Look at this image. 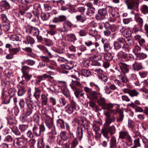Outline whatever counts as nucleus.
<instances>
[{
    "label": "nucleus",
    "mask_w": 148,
    "mask_h": 148,
    "mask_svg": "<svg viewBox=\"0 0 148 148\" xmlns=\"http://www.w3.org/2000/svg\"><path fill=\"white\" fill-rule=\"evenodd\" d=\"M126 5L127 8L129 10H138L140 0H124V1Z\"/></svg>",
    "instance_id": "1"
},
{
    "label": "nucleus",
    "mask_w": 148,
    "mask_h": 148,
    "mask_svg": "<svg viewBox=\"0 0 148 148\" xmlns=\"http://www.w3.org/2000/svg\"><path fill=\"white\" fill-rule=\"evenodd\" d=\"M84 90L86 93L87 97L91 100H93V99L96 98L97 96L100 94V92L92 90L91 88L87 86L84 87Z\"/></svg>",
    "instance_id": "2"
},
{
    "label": "nucleus",
    "mask_w": 148,
    "mask_h": 148,
    "mask_svg": "<svg viewBox=\"0 0 148 148\" xmlns=\"http://www.w3.org/2000/svg\"><path fill=\"white\" fill-rule=\"evenodd\" d=\"M45 123L47 127L49 129L51 130L52 133L54 135H56L57 132L56 128L54 125L53 120L49 116L45 115Z\"/></svg>",
    "instance_id": "3"
},
{
    "label": "nucleus",
    "mask_w": 148,
    "mask_h": 148,
    "mask_svg": "<svg viewBox=\"0 0 148 148\" xmlns=\"http://www.w3.org/2000/svg\"><path fill=\"white\" fill-rule=\"evenodd\" d=\"M104 114L106 116L105 120V123L104 125L108 126L112 123L114 122L115 121L116 117L114 115H112L111 113L109 111H106L104 113Z\"/></svg>",
    "instance_id": "4"
},
{
    "label": "nucleus",
    "mask_w": 148,
    "mask_h": 148,
    "mask_svg": "<svg viewBox=\"0 0 148 148\" xmlns=\"http://www.w3.org/2000/svg\"><path fill=\"white\" fill-rule=\"evenodd\" d=\"M117 77L119 78V79H114V83L120 87L124 86L125 85L124 83L128 81L127 78L121 73L118 74Z\"/></svg>",
    "instance_id": "5"
},
{
    "label": "nucleus",
    "mask_w": 148,
    "mask_h": 148,
    "mask_svg": "<svg viewBox=\"0 0 148 148\" xmlns=\"http://www.w3.org/2000/svg\"><path fill=\"white\" fill-rule=\"evenodd\" d=\"M45 127L43 124L39 125L38 124L34 125L32 128L33 134L36 136H39L42 132H43L45 130Z\"/></svg>",
    "instance_id": "6"
},
{
    "label": "nucleus",
    "mask_w": 148,
    "mask_h": 148,
    "mask_svg": "<svg viewBox=\"0 0 148 148\" xmlns=\"http://www.w3.org/2000/svg\"><path fill=\"white\" fill-rule=\"evenodd\" d=\"M119 138L122 139H125L128 143H130L132 145L133 140L128 132L127 131H121L119 132Z\"/></svg>",
    "instance_id": "7"
},
{
    "label": "nucleus",
    "mask_w": 148,
    "mask_h": 148,
    "mask_svg": "<svg viewBox=\"0 0 148 148\" xmlns=\"http://www.w3.org/2000/svg\"><path fill=\"white\" fill-rule=\"evenodd\" d=\"M66 82L62 81H58L57 84H54L53 86L54 92H58L60 90H61L67 88Z\"/></svg>",
    "instance_id": "8"
},
{
    "label": "nucleus",
    "mask_w": 148,
    "mask_h": 148,
    "mask_svg": "<svg viewBox=\"0 0 148 148\" xmlns=\"http://www.w3.org/2000/svg\"><path fill=\"white\" fill-rule=\"evenodd\" d=\"M107 14V11L105 8L101 9L98 10V13L96 15L95 18L98 20H103L106 18Z\"/></svg>",
    "instance_id": "9"
},
{
    "label": "nucleus",
    "mask_w": 148,
    "mask_h": 148,
    "mask_svg": "<svg viewBox=\"0 0 148 148\" xmlns=\"http://www.w3.org/2000/svg\"><path fill=\"white\" fill-rule=\"evenodd\" d=\"M26 32L28 33L35 36L39 34L40 31L39 29L36 27L32 26H29L25 28Z\"/></svg>",
    "instance_id": "10"
},
{
    "label": "nucleus",
    "mask_w": 148,
    "mask_h": 148,
    "mask_svg": "<svg viewBox=\"0 0 148 148\" xmlns=\"http://www.w3.org/2000/svg\"><path fill=\"white\" fill-rule=\"evenodd\" d=\"M26 102L27 106L30 108L36 109L37 103L36 101H33L32 99L29 97H28L27 99H26Z\"/></svg>",
    "instance_id": "11"
},
{
    "label": "nucleus",
    "mask_w": 148,
    "mask_h": 148,
    "mask_svg": "<svg viewBox=\"0 0 148 148\" xmlns=\"http://www.w3.org/2000/svg\"><path fill=\"white\" fill-rule=\"evenodd\" d=\"M48 26L49 29L47 31V35L53 36L57 33L56 25L49 24Z\"/></svg>",
    "instance_id": "12"
},
{
    "label": "nucleus",
    "mask_w": 148,
    "mask_h": 148,
    "mask_svg": "<svg viewBox=\"0 0 148 148\" xmlns=\"http://www.w3.org/2000/svg\"><path fill=\"white\" fill-rule=\"evenodd\" d=\"M107 132L109 133L111 135H112L116 133V129L115 126L114 125H112L111 126L104 125L103 128Z\"/></svg>",
    "instance_id": "13"
},
{
    "label": "nucleus",
    "mask_w": 148,
    "mask_h": 148,
    "mask_svg": "<svg viewBox=\"0 0 148 148\" xmlns=\"http://www.w3.org/2000/svg\"><path fill=\"white\" fill-rule=\"evenodd\" d=\"M135 139L133 140V144L131 148H138L140 147V141L142 140L141 137L136 136H134Z\"/></svg>",
    "instance_id": "14"
},
{
    "label": "nucleus",
    "mask_w": 148,
    "mask_h": 148,
    "mask_svg": "<svg viewBox=\"0 0 148 148\" xmlns=\"http://www.w3.org/2000/svg\"><path fill=\"white\" fill-rule=\"evenodd\" d=\"M66 20V16L61 15L58 17H55L52 20V22L54 23H58L59 22H63Z\"/></svg>",
    "instance_id": "15"
},
{
    "label": "nucleus",
    "mask_w": 148,
    "mask_h": 148,
    "mask_svg": "<svg viewBox=\"0 0 148 148\" xmlns=\"http://www.w3.org/2000/svg\"><path fill=\"white\" fill-rule=\"evenodd\" d=\"M20 84H17V87L18 90L17 94L18 96H21L25 93L26 90L25 86Z\"/></svg>",
    "instance_id": "16"
},
{
    "label": "nucleus",
    "mask_w": 148,
    "mask_h": 148,
    "mask_svg": "<svg viewBox=\"0 0 148 148\" xmlns=\"http://www.w3.org/2000/svg\"><path fill=\"white\" fill-rule=\"evenodd\" d=\"M32 7L31 3L30 4H24L20 8L19 13L21 15H23L25 13L26 11L28 10L30 7Z\"/></svg>",
    "instance_id": "17"
},
{
    "label": "nucleus",
    "mask_w": 148,
    "mask_h": 148,
    "mask_svg": "<svg viewBox=\"0 0 148 148\" xmlns=\"http://www.w3.org/2000/svg\"><path fill=\"white\" fill-rule=\"evenodd\" d=\"M101 42L103 44L104 50L105 52H108L112 49V47L110 43L106 40L103 38L101 39Z\"/></svg>",
    "instance_id": "18"
},
{
    "label": "nucleus",
    "mask_w": 148,
    "mask_h": 148,
    "mask_svg": "<svg viewBox=\"0 0 148 148\" xmlns=\"http://www.w3.org/2000/svg\"><path fill=\"white\" fill-rule=\"evenodd\" d=\"M96 98L93 99L94 100H96L98 101V103L99 104L102 106V108L103 106V105L106 103L105 102V99L103 97H102V95L100 93V95H98L97 96Z\"/></svg>",
    "instance_id": "19"
},
{
    "label": "nucleus",
    "mask_w": 148,
    "mask_h": 148,
    "mask_svg": "<svg viewBox=\"0 0 148 148\" xmlns=\"http://www.w3.org/2000/svg\"><path fill=\"white\" fill-rule=\"evenodd\" d=\"M129 78L131 81L134 82V84L136 86H139L140 85V84L136 74L132 73L130 74Z\"/></svg>",
    "instance_id": "20"
},
{
    "label": "nucleus",
    "mask_w": 148,
    "mask_h": 148,
    "mask_svg": "<svg viewBox=\"0 0 148 148\" xmlns=\"http://www.w3.org/2000/svg\"><path fill=\"white\" fill-rule=\"evenodd\" d=\"M132 69L134 71H138L143 69L142 63L135 62L132 65Z\"/></svg>",
    "instance_id": "21"
},
{
    "label": "nucleus",
    "mask_w": 148,
    "mask_h": 148,
    "mask_svg": "<svg viewBox=\"0 0 148 148\" xmlns=\"http://www.w3.org/2000/svg\"><path fill=\"white\" fill-rule=\"evenodd\" d=\"M36 77L35 84L36 85H40L41 81L44 79L45 78L47 77L48 75L46 74H44L42 75H38Z\"/></svg>",
    "instance_id": "22"
},
{
    "label": "nucleus",
    "mask_w": 148,
    "mask_h": 148,
    "mask_svg": "<svg viewBox=\"0 0 148 148\" xmlns=\"http://www.w3.org/2000/svg\"><path fill=\"white\" fill-rule=\"evenodd\" d=\"M1 9L3 11L9 9L10 8V3L5 1H2L0 3Z\"/></svg>",
    "instance_id": "23"
},
{
    "label": "nucleus",
    "mask_w": 148,
    "mask_h": 148,
    "mask_svg": "<svg viewBox=\"0 0 148 148\" xmlns=\"http://www.w3.org/2000/svg\"><path fill=\"white\" fill-rule=\"evenodd\" d=\"M70 85L73 90L78 89V87H81L82 86V84L77 81H73L72 83Z\"/></svg>",
    "instance_id": "24"
},
{
    "label": "nucleus",
    "mask_w": 148,
    "mask_h": 148,
    "mask_svg": "<svg viewBox=\"0 0 148 148\" xmlns=\"http://www.w3.org/2000/svg\"><path fill=\"white\" fill-rule=\"evenodd\" d=\"M110 148H117V147L116 140L114 136L111 137L109 143Z\"/></svg>",
    "instance_id": "25"
},
{
    "label": "nucleus",
    "mask_w": 148,
    "mask_h": 148,
    "mask_svg": "<svg viewBox=\"0 0 148 148\" xmlns=\"http://www.w3.org/2000/svg\"><path fill=\"white\" fill-rule=\"evenodd\" d=\"M83 128L81 127H78L76 132L77 138L79 140H81L82 138L83 135Z\"/></svg>",
    "instance_id": "26"
},
{
    "label": "nucleus",
    "mask_w": 148,
    "mask_h": 148,
    "mask_svg": "<svg viewBox=\"0 0 148 148\" xmlns=\"http://www.w3.org/2000/svg\"><path fill=\"white\" fill-rule=\"evenodd\" d=\"M23 43L25 44H33L35 42L34 39L31 36H28L26 37L25 39L23 41Z\"/></svg>",
    "instance_id": "27"
},
{
    "label": "nucleus",
    "mask_w": 148,
    "mask_h": 148,
    "mask_svg": "<svg viewBox=\"0 0 148 148\" xmlns=\"http://www.w3.org/2000/svg\"><path fill=\"white\" fill-rule=\"evenodd\" d=\"M63 25V29L61 32H64L68 31V27L71 28L73 24L71 22L67 21L64 22Z\"/></svg>",
    "instance_id": "28"
},
{
    "label": "nucleus",
    "mask_w": 148,
    "mask_h": 148,
    "mask_svg": "<svg viewBox=\"0 0 148 148\" xmlns=\"http://www.w3.org/2000/svg\"><path fill=\"white\" fill-rule=\"evenodd\" d=\"M80 72L81 73H79V74L85 77H88L91 75V72L86 69H81Z\"/></svg>",
    "instance_id": "29"
},
{
    "label": "nucleus",
    "mask_w": 148,
    "mask_h": 148,
    "mask_svg": "<svg viewBox=\"0 0 148 148\" xmlns=\"http://www.w3.org/2000/svg\"><path fill=\"white\" fill-rule=\"evenodd\" d=\"M120 67L122 72L126 73L129 72V65L126 64L121 63L120 65Z\"/></svg>",
    "instance_id": "30"
},
{
    "label": "nucleus",
    "mask_w": 148,
    "mask_h": 148,
    "mask_svg": "<svg viewBox=\"0 0 148 148\" xmlns=\"http://www.w3.org/2000/svg\"><path fill=\"white\" fill-rule=\"evenodd\" d=\"M76 18L77 21L82 23H84L86 19V16L83 13L77 15Z\"/></svg>",
    "instance_id": "31"
},
{
    "label": "nucleus",
    "mask_w": 148,
    "mask_h": 148,
    "mask_svg": "<svg viewBox=\"0 0 148 148\" xmlns=\"http://www.w3.org/2000/svg\"><path fill=\"white\" fill-rule=\"evenodd\" d=\"M16 144L17 147L18 148L24 147V148H26L25 147V141L21 138L17 139Z\"/></svg>",
    "instance_id": "32"
},
{
    "label": "nucleus",
    "mask_w": 148,
    "mask_h": 148,
    "mask_svg": "<svg viewBox=\"0 0 148 148\" xmlns=\"http://www.w3.org/2000/svg\"><path fill=\"white\" fill-rule=\"evenodd\" d=\"M2 29L5 31H8L10 29V25L7 22H3L1 24V29Z\"/></svg>",
    "instance_id": "33"
},
{
    "label": "nucleus",
    "mask_w": 148,
    "mask_h": 148,
    "mask_svg": "<svg viewBox=\"0 0 148 148\" xmlns=\"http://www.w3.org/2000/svg\"><path fill=\"white\" fill-rule=\"evenodd\" d=\"M57 125L62 129L65 128V123L64 120L61 119H59L56 121Z\"/></svg>",
    "instance_id": "34"
},
{
    "label": "nucleus",
    "mask_w": 148,
    "mask_h": 148,
    "mask_svg": "<svg viewBox=\"0 0 148 148\" xmlns=\"http://www.w3.org/2000/svg\"><path fill=\"white\" fill-rule=\"evenodd\" d=\"M61 139L64 141L66 140L69 138V135L68 133L65 131L61 132L60 134Z\"/></svg>",
    "instance_id": "35"
},
{
    "label": "nucleus",
    "mask_w": 148,
    "mask_h": 148,
    "mask_svg": "<svg viewBox=\"0 0 148 148\" xmlns=\"http://www.w3.org/2000/svg\"><path fill=\"white\" fill-rule=\"evenodd\" d=\"M1 98L4 100L5 103H9L11 98L9 97L8 96L5 95V92L3 91L1 92Z\"/></svg>",
    "instance_id": "36"
},
{
    "label": "nucleus",
    "mask_w": 148,
    "mask_h": 148,
    "mask_svg": "<svg viewBox=\"0 0 148 148\" xmlns=\"http://www.w3.org/2000/svg\"><path fill=\"white\" fill-rule=\"evenodd\" d=\"M41 104L42 106H46L48 102V98L45 94H42L41 96Z\"/></svg>",
    "instance_id": "37"
},
{
    "label": "nucleus",
    "mask_w": 148,
    "mask_h": 148,
    "mask_svg": "<svg viewBox=\"0 0 148 148\" xmlns=\"http://www.w3.org/2000/svg\"><path fill=\"white\" fill-rule=\"evenodd\" d=\"M13 138L12 136L8 135L5 136L4 139V141L8 144H10L13 141Z\"/></svg>",
    "instance_id": "38"
},
{
    "label": "nucleus",
    "mask_w": 148,
    "mask_h": 148,
    "mask_svg": "<svg viewBox=\"0 0 148 148\" xmlns=\"http://www.w3.org/2000/svg\"><path fill=\"white\" fill-rule=\"evenodd\" d=\"M10 40L15 45H18L17 42L19 40V38L18 36L16 35H13L11 36Z\"/></svg>",
    "instance_id": "39"
},
{
    "label": "nucleus",
    "mask_w": 148,
    "mask_h": 148,
    "mask_svg": "<svg viewBox=\"0 0 148 148\" xmlns=\"http://www.w3.org/2000/svg\"><path fill=\"white\" fill-rule=\"evenodd\" d=\"M135 56L136 57V60H141L143 59L146 58L147 55L146 54L144 53H135Z\"/></svg>",
    "instance_id": "40"
},
{
    "label": "nucleus",
    "mask_w": 148,
    "mask_h": 148,
    "mask_svg": "<svg viewBox=\"0 0 148 148\" xmlns=\"http://www.w3.org/2000/svg\"><path fill=\"white\" fill-rule=\"evenodd\" d=\"M32 109L29 107L23 109V114L26 116H29L32 113Z\"/></svg>",
    "instance_id": "41"
},
{
    "label": "nucleus",
    "mask_w": 148,
    "mask_h": 148,
    "mask_svg": "<svg viewBox=\"0 0 148 148\" xmlns=\"http://www.w3.org/2000/svg\"><path fill=\"white\" fill-rule=\"evenodd\" d=\"M34 89L35 92L34 93V96L36 99H38L40 97L41 91L40 89L36 87H35Z\"/></svg>",
    "instance_id": "42"
},
{
    "label": "nucleus",
    "mask_w": 148,
    "mask_h": 148,
    "mask_svg": "<svg viewBox=\"0 0 148 148\" xmlns=\"http://www.w3.org/2000/svg\"><path fill=\"white\" fill-rule=\"evenodd\" d=\"M119 112V116L116 118V121L118 123H121L123 121L124 117L123 112L121 110Z\"/></svg>",
    "instance_id": "43"
},
{
    "label": "nucleus",
    "mask_w": 148,
    "mask_h": 148,
    "mask_svg": "<svg viewBox=\"0 0 148 148\" xmlns=\"http://www.w3.org/2000/svg\"><path fill=\"white\" fill-rule=\"evenodd\" d=\"M74 94L77 98L79 97L80 95L81 97H83L84 95V93L82 92V91L80 89H78L74 90Z\"/></svg>",
    "instance_id": "44"
},
{
    "label": "nucleus",
    "mask_w": 148,
    "mask_h": 148,
    "mask_svg": "<svg viewBox=\"0 0 148 148\" xmlns=\"http://www.w3.org/2000/svg\"><path fill=\"white\" fill-rule=\"evenodd\" d=\"M68 39L71 42H74L77 40L75 36L73 33L66 34Z\"/></svg>",
    "instance_id": "45"
},
{
    "label": "nucleus",
    "mask_w": 148,
    "mask_h": 148,
    "mask_svg": "<svg viewBox=\"0 0 148 148\" xmlns=\"http://www.w3.org/2000/svg\"><path fill=\"white\" fill-rule=\"evenodd\" d=\"M88 34L92 37H95L97 35L98 31L95 29H90L88 31Z\"/></svg>",
    "instance_id": "46"
},
{
    "label": "nucleus",
    "mask_w": 148,
    "mask_h": 148,
    "mask_svg": "<svg viewBox=\"0 0 148 148\" xmlns=\"http://www.w3.org/2000/svg\"><path fill=\"white\" fill-rule=\"evenodd\" d=\"M87 29V28H85L79 30L78 32V34L80 36H84L87 35L88 33Z\"/></svg>",
    "instance_id": "47"
},
{
    "label": "nucleus",
    "mask_w": 148,
    "mask_h": 148,
    "mask_svg": "<svg viewBox=\"0 0 148 148\" xmlns=\"http://www.w3.org/2000/svg\"><path fill=\"white\" fill-rule=\"evenodd\" d=\"M140 10L143 14H146L148 13V6L146 5L143 4L141 7Z\"/></svg>",
    "instance_id": "48"
},
{
    "label": "nucleus",
    "mask_w": 148,
    "mask_h": 148,
    "mask_svg": "<svg viewBox=\"0 0 148 148\" xmlns=\"http://www.w3.org/2000/svg\"><path fill=\"white\" fill-rule=\"evenodd\" d=\"M139 93V92L135 89L131 90L130 93H129V95L132 98L137 97Z\"/></svg>",
    "instance_id": "49"
},
{
    "label": "nucleus",
    "mask_w": 148,
    "mask_h": 148,
    "mask_svg": "<svg viewBox=\"0 0 148 148\" xmlns=\"http://www.w3.org/2000/svg\"><path fill=\"white\" fill-rule=\"evenodd\" d=\"M114 105V104L112 103H106L103 105L102 108L104 110H109L113 107Z\"/></svg>",
    "instance_id": "50"
},
{
    "label": "nucleus",
    "mask_w": 148,
    "mask_h": 148,
    "mask_svg": "<svg viewBox=\"0 0 148 148\" xmlns=\"http://www.w3.org/2000/svg\"><path fill=\"white\" fill-rule=\"evenodd\" d=\"M31 68L27 66H24L21 68L22 72L23 74L29 73Z\"/></svg>",
    "instance_id": "51"
},
{
    "label": "nucleus",
    "mask_w": 148,
    "mask_h": 148,
    "mask_svg": "<svg viewBox=\"0 0 148 148\" xmlns=\"http://www.w3.org/2000/svg\"><path fill=\"white\" fill-rule=\"evenodd\" d=\"M20 51V49L18 48H14L9 49L10 53H12L13 56L17 54Z\"/></svg>",
    "instance_id": "52"
},
{
    "label": "nucleus",
    "mask_w": 148,
    "mask_h": 148,
    "mask_svg": "<svg viewBox=\"0 0 148 148\" xmlns=\"http://www.w3.org/2000/svg\"><path fill=\"white\" fill-rule=\"evenodd\" d=\"M90 69L95 72L98 75V77H99V75H102L103 73V71L102 69H95L94 68H93L92 66H91L90 67Z\"/></svg>",
    "instance_id": "53"
},
{
    "label": "nucleus",
    "mask_w": 148,
    "mask_h": 148,
    "mask_svg": "<svg viewBox=\"0 0 148 148\" xmlns=\"http://www.w3.org/2000/svg\"><path fill=\"white\" fill-rule=\"evenodd\" d=\"M50 16V13L42 12L41 14V17L43 21H46L48 20Z\"/></svg>",
    "instance_id": "54"
},
{
    "label": "nucleus",
    "mask_w": 148,
    "mask_h": 148,
    "mask_svg": "<svg viewBox=\"0 0 148 148\" xmlns=\"http://www.w3.org/2000/svg\"><path fill=\"white\" fill-rule=\"evenodd\" d=\"M16 92V89L13 88H10L9 89L8 93L10 98L13 97L15 95Z\"/></svg>",
    "instance_id": "55"
},
{
    "label": "nucleus",
    "mask_w": 148,
    "mask_h": 148,
    "mask_svg": "<svg viewBox=\"0 0 148 148\" xmlns=\"http://www.w3.org/2000/svg\"><path fill=\"white\" fill-rule=\"evenodd\" d=\"M114 49L116 50H117L122 47L121 45L117 41H114L113 44Z\"/></svg>",
    "instance_id": "56"
},
{
    "label": "nucleus",
    "mask_w": 148,
    "mask_h": 148,
    "mask_svg": "<svg viewBox=\"0 0 148 148\" xmlns=\"http://www.w3.org/2000/svg\"><path fill=\"white\" fill-rule=\"evenodd\" d=\"M104 57L105 60L108 61H110L112 60L113 59V57L112 54L110 53L104 54Z\"/></svg>",
    "instance_id": "57"
},
{
    "label": "nucleus",
    "mask_w": 148,
    "mask_h": 148,
    "mask_svg": "<svg viewBox=\"0 0 148 148\" xmlns=\"http://www.w3.org/2000/svg\"><path fill=\"white\" fill-rule=\"evenodd\" d=\"M91 58L92 60L102 61L101 60L102 58V56L99 54H97L93 55L91 56Z\"/></svg>",
    "instance_id": "58"
},
{
    "label": "nucleus",
    "mask_w": 148,
    "mask_h": 148,
    "mask_svg": "<svg viewBox=\"0 0 148 148\" xmlns=\"http://www.w3.org/2000/svg\"><path fill=\"white\" fill-rule=\"evenodd\" d=\"M40 9L36 8L33 11V14L35 16V19L36 20H38L39 18V16L40 14Z\"/></svg>",
    "instance_id": "59"
},
{
    "label": "nucleus",
    "mask_w": 148,
    "mask_h": 148,
    "mask_svg": "<svg viewBox=\"0 0 148 148\" xmlns=\"http://www.w3.org/2000/svg\"><path fill=\"white\" fill-rule=\"evenodd\" d=\"M32 76L31 75H29V73L24 74L21 76V78H24L26 82H28L31 78Z\"/></svg>",
    "instance_id": "60"
},
{
    "label": "nucleus",
    "mask_w": 148,
    "mask_h": 148,
    "mask_svg": "<svg viewBox=\"0 0 148 148\" xmlns=\"http://www.w3.org/2000/svg\"><path fill=\"white\" fill-rule=\"evenodd\" d=\"M92 63L91 64V65L90 67H90L91 66H92L93 68L94 66H100L101 65V63H102V61H96L95 60H92Z\"/></svg>",
    "instance_id": "61"
},
{
    "label": "nucleus",
    "mask_w": 148,
    "mask_h": 148,
    "mask_svg": "<svg viewBox=\"0 0 148 148\" xmlns=\"http://www.w3.org/2000/svg\"><path fill=\"white\" fill-rule=\"evenodd\" d=\"M65 110L67 112L70 114L72 113L74 110H75L71 107L69 104H68L65 107Z\"/></svg>",
    "instance_id": "62"
},
{
    "label": "nucleus",
    "mask_w": 148,
    "mask_h": 148,
    "mask_svg": "<svg viewBox=\"0 0 148 148\" xmlns=\"http://www.w3.org/2000/svg\"><path fill=\"white\" fill-rule=\"evenodd\" d=\"M55 52L60 54H63L65 53L64 49L62 47L58 48L55 50Z\"/></svg>",
    "instance_id": "63"
},
{
    "label": "nucleus",
    "mask_w": 148,
    "mask_h": 148,
    "mask_svg": "<svg viewBox=\"0 0 148 148\" xmlns=\"http://www.w3.org/2000/svg\"><path fill=\"white\" fill-rule=\"evenodd\" d=\"M37 148H45V143L42 139L39 140L37 143Z\"/></svg>",
    "instance_id": "64"
}]
</instances>
